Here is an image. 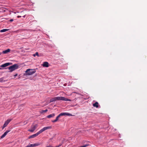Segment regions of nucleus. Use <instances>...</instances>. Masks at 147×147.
Returning <instances> with one entry per match:
<instances>
[{"instance_id":"18","label":"nucleus","mask_w":147,"mask_h":147,"mask_svg":"<svg viewBox=\"0 0 147 147\" xmlns=\"http://www.w3.org/2000/svg\"><path fill=\"white\" fill-rule=\"evenodd\" d=\"M34 144H31L30 145H28L27 146H29V147H33L35 146H34Z\"/></svg>"},{"instance_id":"12","label":"nucleus","mask_w":147,"mask_h":147,"mask_svg":"<svg viewBox=\"0 0 147 147\" xmlns=\"http://www.w3.org/2000/svg\"><path fill=\"white\" fill-rule=\"evenodd\" d=\"M49 64L48 62H43L42 65L44 67H48L49 66Z\"/></svg>"},{"instance_id":"22","label":"nucleus","mask_w":147,"mask_h":147,"mask_svg":"<svg viewBox=\"0 0 147 147\" xmlns=\"http://www.w3.org/2000/svg\"><path fill=\"white\" fill-rule=\"evenodd\" d=\"M9 21L11 22H13V19H11Z\"/></svg>"},{"instance_id":"19","label":"nucleus","mask_w":147,"mask_h":147,"mask_svg":"<svg viewBox=\"0 0 147 147\" xmlns=\"http://www.w3.org/2000/svg\"><path fill=\"white\" fill-rule=\"evenodd\" d=\"M40 144L39 143H36L34 144V146H38L40 145Z\"/></svg>"},{"instance_id":"10","label":"nucleus","mask_w":147,"mask_h":147,"mask_svg":"<svg viewBox=\"0 0 147 147\" xmlns=\"http://www.w3.org/2000/svg\"><path fill=\"white\" fill-rule=\"evenodd\" d=\"M58 97H55L53 98L50 99V103L53 102H55L57 100H58Z\"/></svg>"},{"instance_id":"26","label":"nucleus","mask_w":147,"mask_h":147,"mask_svg":"<svg viewBox=\"0 0 147 147\" xmlns=\"http://www.w3.org/2000/svg\"><path fill=\"white\" fill-rule=\"evenodd\" d=\"M1 53L0 52V55H1Z\"/></svg>"},{"instance_id":"1","label":"nucleus","mask_w":147,"mask_h":147,"mask_svg":"<svg viewBox=\"0 0 147 147\" xmlns=\"http://www.w3.org/2000/svg\"><path fill=\"white\" fill-rule=\"evenodd\" d=\"M51 127H52L51 126H48L44 127L42 128V129H41L39 131L36 133V134L30 136L29 137V138L30 139L34 138L36 137V136H37L40 134L42 133L44 131H45L46 130L51 129Z\"/></svg>"},{"instance_id":"24","label":"nucleus","mask_w":147,"mask_h":147,"mask_svg":"<svg viewBox=\"0 0 147 147\" xmlns=\"http://www.w3.org/2000/svg\"><path fill=\"white\" fill-rule=\"evenodd\" d=\"M53 139V138H52L50 139V140H51Z\"/></svg>"},{"instance_id":"8","label":"nucleus","mask_w":147,"mask_h":147,"mask_svg":"<svg viewBox=\"0 0 147 147\" xmlns=\"http://www.w3.org/2000/svg\"><path fill=\"white\" fill-rule=\"evenodd\" d=\"M25 12L24 11H22L21 12V13L20 14L21 15L18 16H17V18H20L21 17H23L24 18L25 17V16L26 15V14L24 13Z\"/></svg>"},{"instance_id":"5","label":"nucleus","mask_w":147,"mask_h":147,"mask_svg":"<svg viewBox=\"0 0 147 147\" xmlns=\"http://www.w3.org/2000/svg\"><path fill=\"white\" fill-rule=\"evenodd\" d=\"M58 100H62L63 101H71V100L68 98H66L63 97L58 96Z\"/></svg>"},{"instance_id":"6","label":"nucleus","mask_w":147,"mask_h":147,"mask_svg":"<svg viewBox=\"0 0 147 147\" xmlns=\"http://www.w3.org/2000/svg\"><path fill=\"white\" fill-rule=\"evenodd\" d=\"M11 119H8L5 123L3 125V127L2 129H3L5 127L7 126L9 123L11 121Z\"/></svg>"},{"instance_id":"21","label":"nucleus","mask_w":147,"mask_h":147,"mask_svg":"<svg viewBox=\"0 0 147 147\" xmlns=\"http://www.w3.org/2000/svg\"><path fill=\"white\" fill-rule=\"evenodd\" d=\"M3 79L2 78H0V82H2L3 81Z\"/></svg>"},{"instance_id":"20","label":"nucleus","mask_w":147,"mask_h":147,"mask_svg":"<svg viewBox=\"0 0 147 147\" xmlns=\"http://www.w3.org/2000/svg\"><path fill=\"white\" fill-rule=\"evenodd\" d=\"M47 111H48V110L47 109H46L45 110H42V113H45L46 112H47Z\"/></svg>"},{"instance_id":"17","label":"nucleus","mask_w":147,"mask_h":147,"mask_svg":"<svg viewBox=\"0 0 147 147\" xmlns=\"http://www.w3.org/2000/svg\"><path fill=\"white\" fill-rule=\"evenodd\" d=\"M36 55L38 57L39 56V55H38V52H36V53L35 54H34L33 55V56L35 57Z\"/></svg>"},{"instance_id":"4","label":"nucleus","mask_w":147,"mask_h":147,"mask_svg":"<svg viewBox=\"0 0 147 147\" xmlns=\"http://www.w3.org/2000/svg\"><path fill=\"white\" fill-rule=\"evenodd\" d=\"M36 72L35 69H28L25 72L26 73L27 75H30L33 74Z\"/></svg>"},{"instance_id":"2","label":"nucleus","mask_w":147,"mask_h":147,"mask_svg":"<svg viewBox=\"0 0 147 147\" xmlns=\"http://www.w3.org/2000/svg\"><path fill=\"white\" fill-rule=\"evenodd\" d=\"M65 115L72 116V115L70 113H61L55 119L52 121V122L53 123L56 122L58 121L60 117Z\"/></svg>"},{"instance_id":"11","label":"nucleus","mask_w":147,"mask_h":147,"mask_svg":"<svg viewBox=\"0 0 147 147\" xmlns=\"http://www.w3.org/2000/svg\"><path fill=\"white\" fill-rule=\"evenodd\" d=\"M10 130H7L3 134L1 137V138H4L7 134L10 132Z\"/></svg>"},{"instance_id":"15","label":"nucleus","mask_w":147,"mask_h":147,"mask_svg":"<svg viewBox=\"0 0 147 147\" xmlns=\"http://www.w3.org/2000/svg\"><path fill=\"white\" fill-rule=\"evenodd\" d=\"M93 105L94 107L98 108V103L97 102H96L94 103L93 104Z\"/></svg>"},{"instance_id":"27","label":"nucleus","mask_w":147,"mask_h":147,"mask_svg":"<svg viewBox=\"0 0 147 147\" xmlns=\"http://www.w3.org/2000/svg\"><path fill=\"white\" fill-rule=\"evenodd\" d=\"M1 69V68H0V69Z\"/></svg>"},{"instance_id":"7","label":"nucleus","mask_w":147,"mask_h":147,"mask_svg":"<svg viewBox=\"0 0 147 147\" xmlns=\"http://www.w3.org/2000/svg\"><path fill=\"white\" fill-rule=\"evenodd\" d=\"M12 64L11 63H7L2 65L0 66V67H5L9 65Z\"/></svg>"},{"instance_id":"13","label":"nucleus","mask_w":147,"mask_h":147,"mask_svg":"<svg viewBox=\"0 0 147 147\" xmlns=\"http://www.w3.org/2000/svg\"><path fill=\"white\" fill-rule=\"evenodd\" d=\"M10 51V50L9 49H8L6 50L3 51L2 53H1V54L2 53L6 54L7 53L9 52Z\"/></svg>"},{"instance_id":"25","label":"nucleus","mask_w":147,"mask_h":147,"mask_svg":"<svg viewBox=\"0 0 147 147\" xmlns=\"http://www.w3.org/2000/svg\"><path fill=\"white\" fill-rule=\"evenodd\" d=\"M26 147H29V146H26Z\"/></svg>"},{"instance_id":"3","label":"nucleus","mask_w":147,"mask_h":147,"mask_svg":"<svg viewBox=\"0 0 147 147\" xmlns=\"http://www.w3.org/2000/svg\"><path fill=\"white\" fill-rule=\"evenodd\" d=\"M19 66L17 64H15L8 67V69L10 70L9 72H12L18 68Z\"/></svg>"},{"instance_id":"16","label":"nucleus","mask_w":147,"mask_h":147,"mask_svg":"<svg viewBox=\"0 0 147 147\" xmlns=\"http://www.w3.org/2000/svg\"><path fill=\"white\" fill-rule=\"evenodd\" d=\"M9 30V29H3V30H1L0 31V32H6L7 31H8Z\"/></svg>"},{"instance_id":"9","label":"nucleus","mask_w":147,"mask_h":147,"mask_svg":"<svg viewBox=\"0 0 147 147\" xmlns=\"http://www.w3.org/2000/svg\"><path fill=\"white\" fill-rule=\"evenodd\" d=\"M36 127L35 125L32 126L31 129L28 130V131L31 132H33L35 129Z\"/></svg>"},{"instance_id":"23","label":"nucleus","mask_w":147,"mask_h":147,"mask_svg":"<svg viewBox=\"0 0 147 147\" xmlns=\"http://www.w3.org/2000/svg\"><path fill=\"white\" fill-rule=\"evenodd\" d=\"M17 75H18V74H15L14 76H15V77H16V76H17Z\"/></svg>"},{"instance_id":"14","label":"nucleus","mask_w":147,"mask_h":147,"mask_svg":"<svg viewBox=\"0 0 147 147\" xmlns=\"http://www.w3.org/2000/svg\"><path fill=\"white\" fill-rule=\"evenodd\" d=\"M55 114L54 113H53L52 114H50V115H48L47 116V117L48 118H51L53 117H54L55 116Z\"/></svg>"}]
</instances>
